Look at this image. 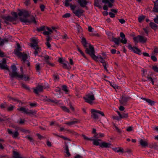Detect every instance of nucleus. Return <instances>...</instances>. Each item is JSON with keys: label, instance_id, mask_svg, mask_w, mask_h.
Segmentation results:
<instances>
[{"label": "nucleus", "instance_id": "6ab92c4d", "mask_svg": "<svg viewBox=\"0 0 158 158\" xmlns=\"http://www.w3.org/2000/svg\"><path fill=\"white\" fill-rule=\"evenodd\" d=\"M141 99L143 100L146 101L150 105L152 106H154L155 103V102L154 101H152L149 99L146 98H142Z\"/></svg>", "mask_w": 158, "mask_h": 158}, {"label": "nucleus", "instance_id": "774afa93", "mask_svg": "<svg viewBox=\"0 0 158 158\" xmlns=\"http://www.w3.org/2000/svg\"><path fill=\"white\" fill-rule=\"evenodd\" d=\"M154 52L155 53H158V48L155 47L154 50Z\"/></svg>", "mask_w": 158, "mask_h": 158}, {"label": "nucleus", "instance_id": "9d476101", "mask_svg": "<svg viewBox=\"0 0 158 158\" xmlns=\"http://www.w3.org/2000/svg\"><path fill=\"white\" fill-rule=\"evenodd\" d=\"M128 48L129 49L131 50L134 53L139 55H141L142 54L141 50L136 47H132V45L129 44L128 46Z\"/></svg>", "mask_w": 158, "mask_h": 158}, {"label": "nucleus", "instance_id": "20e7f679", "mask_svg": "<svg viewBox=\"0 0 158 158\" xmlns=\"http://www.w3.org/2000/svg\"><path fill=\"white\" fill-rule=\"evenodd\" d=\"M84 98L85 102L91 105L94 103V101L95 99L94 95L92 92L88 94Z\"/></svg>", "mask_w": 158, "mask_h": 158}, {"label": "nucleus", "instance_id": "8fccbe9b", "mask_svg": "<svg viewBox=\"0 0 158 158\" xmlns=\"http://www.w3.org/2000/svg\"><path fill=\"white\" fill-rule=\"evenodd\" d=\"M14 108V106L12 105H10V106L8 107L7 108V110L9 111H12Z\"/></svg>", "mask_w": 158, "mask_h": 158}, {"label": "nucleus", "instance_id": "6e6d98bb", "mask_svg": "<svg viewBox=\"0 0 158 158\" xmlns=\"http://www.w3.org/2000/svg\"><path fill=\"white\" fill-rule=\"evenodd\" d=\"M25 120L24 119H22L21 118H20L19 123L20 124H23L24 123Z\"/></svg>", "mask_w": 158, "mask_h": 158}, {"label": "nucleus", "instance_id": "69168bd1", "mask_svg": "<svg viewBox=\"0 0 158 158\" xmlns=\"http://www.w3.org/2000/svg\"><path fill=\"white\" fill-rule=\"evenodd\" d=\"M154 21L155 23L158 24V15H157L156 17L154 19Z\"/></svg>", "mask_w": 158, "mask_h": 158}, {"label": "nucleus", "instance_id": "dca6fc26", "mask_svg": "<svg viewBox=\"0 0 158 158\" xmlns=\"http://www.w3.org/2000/svg\"><path fill=\"white\" fill-rule=\"evenodd\" d=\"M117 112L120 118H126L128 117V113H124L123 112L120 113L119 111H117Z\"/></svg>", "mask_w": 158, "mask_h": 158}, {"label": "nucleus", "instance_id": "9b49d317", "mask_svg": "<svg viewBox=\"0 0 158 158\" xmlns=\"http://www.w3.org/2000/svg\"><path fill=\"white\" fill-rule=\"evenodd\" d=\"M19 11L18 13V15L19 16H23L24 17L27 18L30 16V14L28 11L26 10H22L20 9H18Z\"/></svg>", "mask_w": 158, "mask_h": 158}, {"label": "nucleus", "instance_id": "0e129e2a", "mask_svg": "<svg viewBox=\"0 0 158 158\" xmlns=\"http://www.w3.org/2000/svg\"><path fill=\"white\" fill-rule=\"evenodd\" d=\"M109 14L110 15V17L111 18H113L115 16V14L112 12H109Z\"/></svg>", "mask_w": 158, "mask_h": 158}, {"label": "nucleus", "instance_id": "37998d69", "mask_svg": "<svg viewBox=\"0 0 158 158\" xmlns=\"http://www.w3.org/2000/svg\"><path fill=\"white\" fill-rule=\"evenodd\" d=\"M69 6H70L71 10L73 11H73L75 10V9L77 7L75 5H72L71 4H70V5Z\"/></svg>", "mask_w": 158, "mask_h": 158}, {"label": "nucleus", "instance_id": "49530a36", "mask_svg": "<svg viewBox=\"0 0 158 158\" xmlns=\"http://www.w3.org/2000/svg\"><path fill=\"white\" fill-rule=\"evenodd\" d=\"M104 135L103 133H99L98 134H97L96 135V137L95 138H98L99 137H104Z\"/></svg>", "mask_w": 158, "mask_h": 158}, {"label": "nucleus", "instance_id": "f257e3e1", "mask_svg": "<svg viewBox=\"0 0 158 158\" xmlns=\"http://www.w3.org/2000/svg\"><path fill=\"white\" fill-rule=\"evenodd\" d=\"M81 42L83 45L85 49V51L86 53L89 54L91 57L96 58L95 54V50L94 47L91 44H89V48H88V43L86 39L84 38L82 39Z\"/></svg>", "mask_w": 158, "mask_h": 158}, {"label": "nucleus", "instance_id": "0eeeda50", "mask_svg": "<svg viewBox=\"0 0 158 158\" xmlns=\"http://www.w3.org/2000/svg\"><path fill=\"white\" fill-rule=\"evenodd\" d=\"M91 113L92 114V117L95 120H97L98 119V116L97 114H99L103 116H105L104 113L102 112L94 109L91 110Z\"/></svg>", "mask_w": 158, "mask_h": 158}, {"label": "nucleus", "instance_id": "680f3d73", "mask_svg": "<svg viewBox=\"0 0 158 158\" xmlns=\"http://www.w3.org/2000/svg\"><path fill=\"white\" fill-rule=\"evenodd\" d=\"M132 130L133 127L131 126H129L127 129V131L128 132L131 131Z\"/></svg>", "mask_w": 158, "mask_h": 158}, {"label": "nucleus", "instance_id": "f8f14e48", "mask_svg": "<svg viewBox=\"0 0 158 158\" xmlns=\"http://www.w3.org/2000/svg\"><path fill=\"white\" fill-rule=\"evenodd\" d=\"M17 56L21 58V60L23 63H25L27 60L28 56L26 54L21 52V54H19L17 55Z\"/></svg>", "mask_w": 158, "mask_h": 158}, {"label": "nucleus", "instance_id": "423d86ee", "mask_svg": "<svg viewBox=\"0 0 158 158\" xmlns=\"http://www.w3.org/2000/svg\"><path fill=\"white\" fill-rule=\"evenodd\" d=\"M12 71L10 74V75L12 78H16V77H21L22 76L20 75L17 72V68L15 65H12L11 66Z\"/></svg>", "mask_w": 158, "mask_h": 158}, {"label": "nucleus", "instance_id": "052dcab7", "mask_svg": "<svg viewBox=\"0 0 158 158\" xmlns=\"http://www.w3.org/2000/svg\"><path fill=\"white\" fill-rule=\"evenodd\" d=\"M83 137L84 139L85 140H92V139L89 138L88 137H86V136H85L84 135H83Z\"/></svg>", "mask_w": 158, "mask_h": 158}, {"label": "nucleus", "instance_id": "cd10ccee", "mask_svg": "<svg viewBox=\"0 0 158 158\" xmlns=\"http://www.w3.org/2000/svg\"><path fill=\"white\" fill-rule=\"evenodd\" d=\"M0 68L2 69H6L9 72H10V70L8 67L7 65L6 64H2L0 63Z\"/></svg>", "mask_w": 158, "mask_h": 158}, {"label": "nucleus", "instance_id": "a19ab883", "mask_svg": "<svg viewBox=\"0 0 158 158\" xmlns=\"http://www.w3.org/2000/svg\"><path fill=\"white\" fill-rule=\"evenodd\" d=\"M65 2L64 3V5L66 7H68L70 5L69 2H71L72 0H65Z\"/></svg>", "mask_w": 158, "mask_h": 158}, {"label": "nucleus", "instance_id": "58836bf2", "mask_svg": "<svg viewBox=\"0 0 158 158\" xmlns=\"http://www.w3.org/2000/svg\"><path fill=\"white\" fill-rule=\"evenodd\" d=\"M78 51L81 53V55L84 58H86L85 56L84 52L81 50V49L78 47L77 48Z\"/></svg>", "mask_w": 158, "mask_h": 158}, {"label": "nucleus", "instance_id": "a18cd8bd", "mask_svg": "<svg viewBox=\"0 0 158 158\" xmlns=\"http://www.w3.org/2000/svg\"><path fill=\"white\" fill-rule=\"evenodd\" d=\"M29 105L31 107H35L37 106V104L36 103H31Z\"/></svg>", "mask_w": 158, "mask_h": 158}, {"label": "nucleus", "instance_id": "393cba45", "mask_svg": "<svg viewBox=\"0 0 158 158\" xmlns=\"http://www.w3.org/2000/svg\"><path fill=\"white\" fill-rule=\"evenodd\" d=\"M149 26L151 28L154 30H156L158 28L157 25L153 22H151L150 23Z\"/></svg>", "mask_w": 158, "mask_h": 158}, {"label": "nucleus", "instance_id": "c9c22d12", "mask_svg": "<svg viewBox=\"0 0 158 158\" xmlns=\"http://www.w3.org/2000/svg\"><path fill=\"white\" fill-rule=\"evenodd\" d=\"M45 27L44 26H41L37 28V30L38 32L41 31L45 30Z\"/></svg>", "mask_w": 158, "mask_h": 158}, {"label": "nucleus", "instance_id": "c03bdc74", "mask_svg": "<svg viewBox=\"0 0 158 158\" xmlns=\"http://www.w3.org/2000/svg\"><path fill=\"white\" fill-rule=\"evenodd\" d=\"M102 65L104 67V69L107 72H108V70L107 69V67H108V63L107 62L103 64H102Z\"/></svg>", "mask_w": 158, "mask_h": 158}, {"label": "nucleus", "instance_id": "09e8293b", "mask_svg": "<svg viewBox=\"0 0 158 158\" xmlns=\"http://www.w3.org/2000/svg\"><path fill=\"white\" fill-rule=\"evenodd\" d=\"M144 19V17L143 16H141L138 18V20L139 22H141Z\"/></svg>", "mask_w": 158, "mask_h": 158}, {"label": "nucleus", "instance_id": "39448f33", "mask_svg": "<svg viewBox=\"0 0 158 158\" xmlns=\"http://www.w3.org/2000/svg\"><path fill=\"white\" fill-rule=\"evenodd\" d=\"M13 17H11L10 15L5 17L4 19L5 20V22L6 23V21L12 22L15 21L18 17V15L15 12H12L11 13Z\"/></svg>", "mask_w": 158, "mask_h": 158}, {"label": "nucleus", "instance_id": "3c124183", "mask_svg": "<svg viewBox=\"0 0 158 158\" xmlns=\"http://www.w3.org/2000/svg\"><path fill=\"white\" fill-rule=\"evenodd\" d=\"M146 78H147L148 81H150V82L151 81H152V80L153 79V78L150 76V75H148V76L146 77Z\"/></svg>", "mask_w": 158, "mask_h": 158}, {"label": "nucleus", "instance_id": "4468645a", "mask_svg": "<svg viewBox=\"0 0 158 158\" xmlns=\"http://www.w3.org/2000/svg\"><path fill=\"white\" fill-rule=\"evenodd\" d=\"M7 131L9 134L12 135V137L13 138H16L19 135V133L17 131L13 132L9 129H8Z\"/></svg>", "mask_w": 158, "mask_h": 158}, {"label": "nucleus", "instance_id": "a211bd4d", "mask_svg": "<svg viewBox=\"0 0 158 158\" xmlns=\"http://www.w3.org/2000/svg\"><path fill=\"white\" fill-rule=\"evenodd\" d=\"M96 56V58H95L94 57H91L95 61H97L98 60L100 61L101 63L102 64L106 63L105 62V60H104L103 57L102 56H100L98 57L97 56Z\"/></svg>", "mask_w": 158, "mask_h": 158}, {"label": "nucleus", "instance_id": "c85d7f7f", "mask_svg": "<svg viewBox=\"0 0 158 158\" xmlns=\"http://www.w3.org/2000/svg\"><path fill=\"white\" fill-rule=\"evenodd\" d=\"M110 144L109 143H107L106 142H103L102 143L100 146L101 148H107L110 147Z\"/></svg>", "mask_w": 158, "mask_h": 158}, {"label": "nucleus", "instance_id": "4be33fe9", "mask_svg": "<svg viewBox=\"0 0 158 158\" xmlns=\"http://www.w3.org/2000/svg\"><path fill=\"white\" fill-rule=\"evenodd\" d=\"M154 4L153 7V10L156 12H158V0H156L155 1L153 2Z\"/></svg>", "mask_w": 158, "mask_h": 158}, {"label": "nucleus", "instance_id": "72a5a7b5", "mask_svg": "<svg viewBox=\"0 0 158 158\" xmlns=\"http://www.w3.org/2000/svg\"><path fill=\"white\" fill-rule=\"evenodd\" d=\"M93 140V144L96 146H98L99 145V141H100L101 140L100 139H92V140Z\"/></svg>", "mask_w": 158, "mask_h": 158}, {"label": "nucleus", "instance_id": "412c9836", "mask_svg": "<svg viewBox=\"0 0 158 158\" xmlns=\"http://www.w3.org/2000/svg\"><path fill=\"white\" fill-rule=\"evenodd\" d=\"M20 75H22V76L21 77H16V78L17 79H21L24 80L25 81L28 80L29 78V77L26 76L25 74H19Z\"/></svg>", "mask_w": 158, "mask_h": 158}, {"label": "nucleus", "instance_id": "338daca9", "mask_svg": "<svg viewBox=\"0 0 158 158\" xmlns=\"http://www.w3.org/2000/svg\"><path fill=\"white\" fill-rule=\"evenodd\" d=\"M53 77L55 80H58L59 79V77H58V75L56 74H54L53 75Z\"/></svg>", "mask_w": 158, "mask_h": 158}, {"label": "nucleus", "instance_id": "79ce46f5", "mask_svg": "<svg viewBox=\"0 0 158 158\" xmlns=\"http://www.w3.org/2000/svg\"><path fill=\"white\" fill-rule=\"evenodd\" d=\"M152 69L155 72L158 73V67L156 65L153 66Z\"/></svg>", "mask_w": 158, "mask_h": 158}, {"label": "nucleus", "instance_id": "a878e982", "mask_svg": "<svg viewBox=\"0 0 158 158\" xmlns=\"http://www.w3.org/2000/svg\"><path fill=\"white\" fill-rule=\"evenodd\" d=\"M64 152L66 153L68 156H70V154L69 152V150L68 146L67 145L65 144L64 147Z\"/></svg>", "mask_w": 158, "mask_h": 158}, {"label": "nucleus", "instance_id": "c756f323", "mask_svg": "<svg viewBox=\"0 0 158 158\" xmlns=\"http://www.w3.org/2000/svg\"><path fill=\"white\" fill-rule=\"evenodd\" d=\"M140 145L143 147H145L148 145V143L145 140L141 139L140 141Z\"/></svg>", "mask_w": 158, "mask_h": 158}, {"label": "nucleus", "instance_id": "ddd939ff", "mask_svg": "<svg viewBox=\"0 0 158 158\" xmlns=\"http://www.w3.org/2000/svg\"><path fill=\"white\" fill-rule=\"evenodd\" d=\"M130 97H122L121 99L119 100L120 103L124 105L126 104L127 102L130 99Z\"/></svg>", "mask_w": 158, "mask_h": 158}, {"label": "nucleus", "instance_id": "2eb2a0df", "mask_svg": "<svg viewBox=\"0 0 158 158\" xmlns=\"http://www.w3.org/2000/svg\"><path fill=\"white\" fill-rule=\"evenodd\" d=\"M84 12V10L81 9H78L73 11V13L78 17H80Z\"/></svg>", "mask_w": 158, "mask_h": 158}, {"label": "nucleus", "instance_id": "2f4dec72", "mask_svg": "<svg viewBox=\"0 0 158 158\" xmlns=\"http://www.w3.org/2000/svg\"><path fill=\"white\" fill-rule=\"evenodd\" d=\"M46 101L48 102H53L54 103H57L58 102L56 100L52 99L47 97L45 99Z\"/></svg>", "mask_w": 158, "mask_h": 158}, {"label": "nucleus", "instance_id": "bb28decb", "mask_svg": "<svg viewBox=\"0 0 158 158\" xmlns=\"http://www.w3.org/2000/svg\"><path fill=\"white\" fill-rule=\"evenodd\" d=\"M78 121L77 119H74L73 121L71 122H68L65 123V124L70 126L77 123Z\"/></svg>", "mask_w": 158, "mask_h": 158}, {"label": "nucleus", "instance_id": "13d9d810", "mask_svg": "<svg viewBox=\"0 0 158 158\" xmlns=\"http://www.w3.org/2000/svg\"><path fill=\"white\" fill-rule=\"evenodd\" d=\"M151 59L154 62H156L157 61V58L155 56L152 55L151 56Z\"/></svg>", "mask_w": 158, "mask_h": 158}, {"label": "nucleus", "instance_id": "1a4fd4ad", "mask_svg": "<svg viewBox=\"0 0 158 158\" xmlns=\"http://www.w3.org/2000/svg\"><path fill=\"white\" fill-rule=\"evenodd\" d=\"M133 40L135 43H138L139 42L144 43L146 42L147 39L145 37L140 35H138L137 36L134 37Z\"/></svg>", "mask_w": 158, "mask_h": 158}, {"label": "nucleus", "instance_id": "5fc2aeb1", "mask_svg": "<svg viewBox=\"0 0 158 158\" xmlns=\"http://www.w3.org/2000/svg\"><path fill=\"white\" fill-rule=\"evenodd\" d=\"M45 7V6L43 4H41L40 6V8L41 9V10L42 11H44Z\"/></svg>", "mask_w": 158, "mask_h": 158}, {"label": "nucleus", "instance_id": "bf43d9fd", "mask_svg": "<svg viewBox=\"0 0 158 158\" xmlns=\"http://www.w3.org/2000/svg\"><path fill=\"white\" fill-rule=\"evenodd\" d=\"M92 133L94 134V137H96V135L97 133L96 132V130L95 128H93L92 130Z\"/></svg>", "mask_w": 158, "mask_h": 158}, {"label": "nucleus", "instance_id": "7c9ffc66", "mask_svg": "<svg viewBox=\"0 0 158 158\" xmlns=\"http://www.w3.org/2000/svg\"><path fill=\"white\" fill-rule=\"evenodd\" d=\"M62 90L66 94H68L69 92V90L68 89L67 87L65 85L62 86Z\"/></svg>", "mask_w": 158, "mask_h": 158}, {"label": "nucleus", "instance_id": "aec40b11", "mask_svg": "<svg viewBox=\"0 0 158 158\" xmlns=\"http://www.w3.org/2000/svg\"><path fill=\"white\" fill-rule=\"evenodd\" d=\"M78 2L80 6L82 7H85L88 3L86 0H78Z\"/></svg>", "mask_w": 158, "mask_h": 158}, {"label": "nucleus", "instance_id": "6e6552de", "mask_svg": "<svg viewBox=\"0 0 158 158\" xmlns=\"http://www.w3.org/2000/svg\"><path fill=\"white\" fill-rule=\"evenodd\" d=\"M48 87V84H45L43 85H39L36 88L34 89V92L36 94H38L39 92H42L43 89L47 88Z\"/></svg>", "mask_w": 158, "mask_h": 158}, {"label": "nucleus", "instance_id": "f03ea898", "mask_svg": "<svg viewBox=\"0 0 158 158\" xmlns=\"http://www.w3.org/2000/svg\"><path fill=\"white\" fill-rule=\"evenodd\" d=\"M120 37L122 38L121 40L119 37L118 38L113 37L112 38V41L118 46L119 45L120 42L122 44H125L127 43V40L123 32H121L120 33Z\"/></svg>", "mask_w": 158, "mask_h": 158}, {"label": "nucleus", "instance_id": "7ed1b4c3", "mask_svg": "<svg viewBox=\"0 0 158 158\" xmlns=\"http://www.w3.org/2000/svg\"><path fill=\"white\" fill-rule=\"evenodd\" d=\"M31 47L35 49L34 54L35 56L37 55L41 52V48L38 45V41L36 39H33L31 41Z\"/></svg>", "mask_w": 158, "mask_h": 158}, {"label": "nucleus", "instance_id": "473e14b6", "mask_svg": "<svg viewBox=\"0 0 158 158\" xmlns=\"http://www.w3.org/2000/svg\"><path fill=\"white\" fill-rule=\"evenodd\" d=\"M8 40L6 38L1 39L0 38V45L2 46L5 42H7Z\"/></svg>", "mask_w": 158, "mask_h": 158}, {"label": "nucleus", "instance_id": "4d7b16f0", "mask_svg": "<svg viewBox=\"0 0 158 158\" xmlns=\"http://www.w3.org/2000/svg\"><path fill=\"white\" fill-rule=\"evenodd\" d=\"M114 150L115 152H123V150L121 149H119L118 148H115L114 149Z\"/></svg>", "mask_w": 158, "mask_h": 158}, {"label": "nucleus", "instance_id": "b1692460", "mask_svg": "<svg viewBox=\"0 0 158 158\" xmlns=\"http://www.w3.org/2000/svg\"><path fill=\"white\" fill-rule=\"evenodd\" d=\"M43 66L44 65H42L39 63H37L35 65V69L36 71L40 73V71Z\"/></svg>", "mask_w": 158, "mask_h": 158}, {"label": "nucleus", "instance_id": "864d4df0", "mask_svg": "<svg viewBox=\"0 0 158 158\" xmlns=\"http://www.w3.org/2000/svg\"><path fill=\"white\" fill-rule=\"evenodd\" d=\"M24 3L26 6H28L30 4V0H25Z\"/></svg>", "mask_w": 158, "mask_h": 158}, {"label": "nucleus", "instance_id": "5701e85b", "mask_svg": "<svg viewBox=\"0 0 158 158\" xmlns=\"http://www.w3.org/2000/svg\"><path fill=\"white\" fill-rule=\"evenodd\" d=\"M22 51V50L20 45L19 44H17V47L16 48L15 51V54L16 55L19 54H21V52H20V51Z\"/></svg>", "mask_w": 158, "mask_h": 158}, {"label": "nucleus", "instance_id": "e433bc0d", "mask_svg": "<svg viewBox=\"0 0 158 158\" xmlns=\"http://www.w3.org/2000/svg\"><path fill=\"white\" fill-rule=\"evenodd\" d=\"M61 108L62 110L65 112L70 113V111L69 109L65 106H62Z\"/></svg>", "mask_w": 158, "mask_h": 158}, {"label": "nucleus", "instance_id": "f704fd0d", "mask_svg": "<svg viewBox=\"0 0 158 158\" xmlns=\"http://www.w3.org/2000/svg\"><path fill=\"white\" fill-rule=\"evenodd\" d=\"M13 155L14 156L15 158H23L20 156L19 154L17 152L14 151L13 152Z\"/></svg>", "mask_w": 158, "mask_h": 158}, {"label": "nucleus", "instance_id": "4c0bfd02", "mask_svg": "<svg viewBox=\"0 0 158 158\" xmlns=\"http://www.w3.org/2000/svg\"><path fill=\"white\" fill-rule=\"evenodd\" d=\"M26 138L28 139L30 142L34 143V140L33 138L31 137L29 135H27L25 137Z\"/></svg>", "mask_w": 158, "mask_h": 158}, {"label": "nucleus", "instance_id": "e2e57ef3", "mask_svg": "<svg viewBox=\"0 0 158 158\" xmlns=\"http://www.w3.org/2000/svg\"><path fill=\"white\" fill-rule=\"evenodd\" d=\"M119 22L122 24H124L125 23V20L123 19H118Z\"/></svg>", "mask_w": 158, "mask_h": 158}, {"label": "nucleus", "instance_id": "f3484780", "mask_svg": "<svg viewBox=\"0 0 158 158\" xmlns=\"http://www.w3.org/2000/svg\"><path fill=\"white\" fill-rule=\"evenodd\" d=\"M18 110L19 111H22L24 113L26 114H33V112L31 110H30L29 111H28V110H26V108L23 107H21L20 108L18 109Z\"/></svg>", "mask_w": 158, "mask_h": 158}, {"label": "nucleus", "instance_id": "603ef678", "mask_svg": "<svg viewBox=\"0 0 158 158\" xmlns=\"http://www.w3.org/2000/svg\"><path fill=\"white\" fill-rule=\"evenodd\" d=\"M70 14L69 13H66L63 16V17L65 18H69L70 17Z\"/></svg>", "mask_w": 158, "mask_h": 158}, {"label": "nucleus", "instance_id": "ea45409f", "mask_svg": "<svg viewBox=\"0 0 158 158\" xmlns=\"http://www.w3.org/2000/svg\"><path fill=\"white\" fill-rule=\"evenodd\" d=\"M21 86L23 88H24L26 89L29 90H30L29 87L28 86L26 85L24 83H22L21 84Z\"/></svg>", "mask_w": 158, "mask_h": 158}, {"label": "nucleus", "instance_id": "de8ad7c7", "mask_svg": "<svg viewBox=\"0 0 158 158\" xmlns=\"http://www.w3.org/2000/svg\"><path fill=\"white\" fill-rule=\"evenodd\" d=\"M20 20L21 22L25 23H26L28 22V19H26L20 18Z\"/></svg>", "mask_w": 158, "mask_h": 158}]
</instances>
